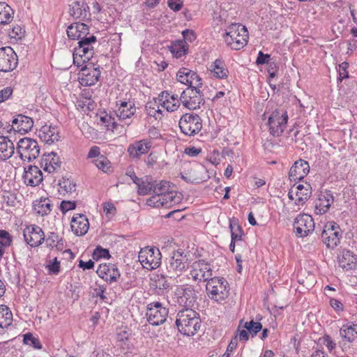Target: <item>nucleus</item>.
Listing matches in <instances>:
<instances>
[{
    "mask_svg": "<svg viewBox=\"0 0 357 357\" xmlns=\"http://www.w3.org/2000/svg\"><path fill=\"white\" fill-rule=\"evenodd\" d=\"M176 79L180 83L188 86V88L202 86V78L196 72L186 68H181L176 73Z\"/></svg>",
    "mask_w": 357,
    "mask_h": 357,
    "instance_id": "17",
    "label": "nucleus"
},
{
    "mask_svg": "<svg viewBox=\"0 0 357 357\" xmlns=\"http://www.w3.org/2000/svg\"><path fill=\"white\" fill-rule=\"evenodd\" d=\"M356 261V257L349 250H343L342 255L339 259L340 266L346 270L352 269L355 266Z\"/></svg>",
    "mask_w": 357,
    "mask_h": 357,
    "instance_id": "39",
    "label": "nucleus"
},
{
    "mask_svg": "<svg viewBox=\"0 0 357 357\" xmlns=\"http://www.w3.org/2000/svg\"><path fill=\"white\" fill-rule=\"evenodd\" d=\"M206 291L210 299L221 303L229 296V283L225 278L213 277L206 282Z\"/></svg>",
    "mask_w": 357,
    "mask_h": 357,
    "instance_id": "3",
    "label": "nucleus"
},
{
    "mask_svg": "<svg viewBox=\"0 0 357 357\" xmlns=\"http://www.w3.org/2000/svg\"><path fill=\"white\" fill-rule=\"evenodd\" d=\"M51 201L48 198H40L34 201L33 208L36 213L45 216L52 211Z\"/></svg>",
    "mask_w": 357,
    "mask_h": 357,
    "instance_id": "37",
    "label": "nucleus"
},
{
    "mask_svg": "<svg viewBox=\"0 0 357 357\" xmlns=\"http://www.w3.org/2000/svg\"><path fill=\"white\" fill-rule=\"evenodd\" d=\"M191 275L194 280L206 281L212 278L213 271L211 265L205 262L204 260H199L192 264Z\"/></svg>",
    "mask_w": 357,
    "mask_h": 357,
    "instance_id": "18",
    "label": "nucleus"
},
{
    "mask_svg": "<svg viewBox=\"0 0 357 357\" xmlns=\"http://www.w3.org/2000/svg\"><path fill=\"white\" fill-rule=\"evenodd\" d=\"M24 237L27 244L31 247H36L44 241L45 234L39 226L33 225L24 229Z\"/></svg>",
    "mask_w": 357,
    "mask_h": 357,
    "instance_id": "20",
    "label": "nucleus"
},
{
    "mask_svg": "<svg viewBox=\"0 0 357 357\" xmlns=\"http://www.w3.org/2000/svg\"><path fill=\"white\" fill-rule=\"evenodd\" d=\"M99 66L94 67L92 63L85 65L81 68L79 73V83L84 86L94 85L100 77Z\"/></svg>",
    "mask_w": 357,
    "mask_h": 357,
    "instance_id": "16",
    "label": "nucleus"
},
{
    "mask_svg": "<svg viewBox=\"0 0 357 357\" xmlns=\"http://www.w3.org/2000/svg\"><path fill=\"white\" fill-rule=\"evenodd\" d=\"M349 10L353 22L357 24V0H352L349 3Z\"/></svg>",
    "mask_w": 357,
    "mask_h": 357,
    "instance_id": "62",
    "label": "nucleus"
},
{
    "mask_svg": "<svg viewBox=\"0 0 357 357\" xmlns=\"http://www.w3.org/2000/svg\"><path fill=\"white\" fill-rule=\"evenodd\" d=\"M319 340L321 344H324L330 351L336 347V344L328 335H324L321 338H319Z\"/></svg>",
    "mask_w": 357,
    "mask_h": 357,
    "instance_id": "53",
    "label": "nucleus"
},
{
    "mask_svg": "<svg viewBox=\"0 0 357 357\" xmlns=\"http://www.w3.org/2000/svg\"><path fill=\"white\" fill-rule=\"evenodd\" d=\"M229 229L231 230V238L234 241H239L242 240L244 231L241 227L238 224L237 220L229 221Z\"/></svg>",
    "mask_w": 357,
    "mask_h": 357,
    "instance_id": "44",
    "label": "nucleus"
},
{
    "mask_svg": "<svg viewBox=\"0 0 357 357\" xmlns=\"http://www.w3.org/2000/svg\"><path fill=\"white\" fill-rule=\"evenodd\" d=\"M76 207V203L75 202L66 201L61 202L60 205V209L63 213H66L68 211L73 210Z\"/></svg>",
    "mask_w": 357,
    "mask_h": 357,
    "instance_id": "58",
    "label": "nucleus"
},
{
    "mask_svg": "<svg viewBox=\"0 0 357 357\" xmlns=\"http://www.w3.org/2000/svg\"><path fill=\"white\" fill-rule=\"evenodd\" d=\"M170 183L166 181H160L158 183L154 181L153 183L152 191L154 195H160V194L166 193L169 191Z\"/></svg>",
    "mask_w": 357,
    "mask_h": 357,
    "instance_id": "46",
    "label": "nucleus"
},
{
    "mask_svg": "<svg viewBox=\"0 0 357 357\" xmlns=\"http://www.w3.org/2000/svg\"><path fill=\"white\" fill-rule=\"evenodd\" d=\"M14 153L13 142L8 137L0 135V160L4 161L9 159Z\"/></svg>",
    "mask_w": 357,
    "mask_h": 357,
    "instance_id": "33",
    "label": "nucleus"
},
{
    "mask_svg": "<svg viewBox=\"0 0 357 357\" xmlns=\"http://www.w3.org/2000/svg\"><path fill=\"white\" fill-rule=\"evenodd\" d=\"M130 333L129 330L126 328H121L118 330L116 333V338L119 342H125L129 339Z\"/></svg>",
    "mask_w": 357,
    "mask_h": 357,
    "instance_id": "55",
    "label": "nucleus"
},
{
    "mask_svg": "<svg viewBox=\"0 0 357 357\" xmlns=\"http://www.w3.org/2000/svg\"><path fill=\"white\" fill-rule=\"evenodd\" d=\"M242 327L245 328L254 337L262 329V324L259 321H255L252 319L250 321L245 322Z\"/></svg>",
    "mask_w": 357,
    "mask_h": 357,
    "instance_id": "47",
    "label": "nucleus"
},
{
    "mask_svg": "<svg viewBox=\"0 0 357 357\" xmlns=\"http://www.w3.org/2000/svg\"><path fill=\"white\" fill-rule=\"evenodd\" d=\"M188 265L187 255L179 250L173 252L166 264L169 273H181L188 268Z\"/></svg>",
    "mask_w": 357,
    "mask_h": 357,
    "instance_id": "15",
    "label": "nucleus"
},
{
    "mask_svg": "<svg viewBox=\"0 0 357 357\" xmlns=\"http://www.w3.org/2000/svg\"><path fill=\"white\" fill-rule=\"evenodd\" d=\"M209 70L213 74V76L218 79H225L228 77L229 71L226 68L224 61L221 59H216L210 66Z\"/></svg>",
    "mask_w": 357,
    "mask_h": 357,
    "instance_id": "36",
    "label": "nucleus"
},
{
    "mask_svg": "<svg viewBox=\"0 0 357 357\" xmlns=\"http://www.w3.org/2000/svg\"><path fill=\"white\" fill-rule=\"evenodd\" d=\"M96 273L99 277L109 283L116 282L121 275L117 267L112 264L99 265Z\"/></svg>",
    "mask_w": 357,
    "mask_h": 357,
    "instance_id": "24",
    "label": "nucleus"
},
{
    "mask_svg": "<svg viewBox=\"0 0 357 357\" xmlns=\"http://www.w3.org/2000/svg\"><path fill=\"white\" fill-rule=\"evenodd\" d=\"M18 64V57L10 47L0 48V71L8 73L13 71Z\"/></svg>",
    "mask_w": 357,
    "mask_h": 357,
    "instance_id": "12",
    "label": "nucleus"
},
{
    "mask_svg": "<svg viewBox=\"0 0 357 357\" xmlns=\"http://www.w3.org/2000/svg\"><path fill=\"white\" fill-rule=\"evenodd\" d=\"M47 268L50 273L57 275L60 271V261L55 257L52 261H50V264L47 265Z\"/></svg>",
    "mask_w": 357,
    "mask_h": 357,
    "instance_id": "54",
    "label": "nucleus"
},
{
    "mask_svg": "<svg viewBox=\"0 0 357 357\" xmlns=\"http://www.w3.org/2000/svg\"><path fill=\"white\" fill-rule=\"evenodd\" d=\"M294 229L296 236H307L314 230V220L308 214H299L294 222Z\"/></svg>",
    "mask_w": 357,
    "mask_h": 357,
    "instance_id": "13",
    "label": "nucleus"
},
{
    "mask_svg": "<svg viewBox=\"0 0 357 357\" xmlns=\"http://www.w3.org/2000/svg\"><path fill=\"white\" fill-rule=\"evenodd\" d=\"M178 294V303L180 305L191 308L194 307L197 301V294L195 289L192 286L183 285L176 289Z\"/></svg>",
    "mask_w": 357,
    "mask_h": 357,
    "instance_id": "19",
    "label": "nucleus"
},
{
    "mask_svg": "<svg viewBox=\"0 0 357 357\" xmlns=\"http://www.w3.org/2000/svg\"><path fill=\"white\" fill-rule=\"evenodd\" d=\"M116 107L118 108L115 110V114L121 121L130 119L136 112L135 103L130 100L116 101Z\"/></svg>",
    "mask_w": 357,
    "mask_h": 357,
    "instance_id": "25",
    "label": "nucleus"
},
{
    "mask_svg": "<svg viewBox=\"0 0 357 357\" xmlns=\"http://www.w3.org/2000/svg\"><path fill=\"white\" fill-rule=\"evenodd\" d=\"M200 88H187L181 93L180 100L185 107L194 110L199 109L201 105L204 104L205 100Z\"/></svg>",
    "mask_w": 357,
    "mask_h": 357,
    "instance_id": "8",
    "label": "nucleus"
},
{
    "mask_svg": "<svg viewBox=\"0 0 357 357\" xmlns=\"http://www.w3.org/2000/svg\"><path fill=\"white\" fill-rule=\"evenodd\" d=\"M152 144L149 139H142L130 144L128 147V153L132 159H139L142 155L149 152Z\"/></svg>",
    "mask_w": 357,
    "mask_h": 357,
    "instance_id": "22",
    "label": "nucleus"
},
{
    "mask_svg": "<svg viewBox=\"0 0 357 357\" xmlns=\"http://www.w3.org/2000/svg\"><path fill=\"white\" fill-rule=\"evenodd\" d=\"M59 185L61 189L66 192H72L76 190V184L70 178H62V179L59 181Z\"/></svg>",
    "mask_w": 357,
    "mask_h": 357,
    "instance_id": "49",
    "label": "nucleus"
},
{
    "mask_svg": "<svg viewBox=\"0 0 357 357\" xmlns=\"http://www.w3.org/2000/svg\"><path fill=\"white\" fill-rule=\"evenodd\" d=\"M12 237L8 231L6 230H0V243L3 247H8L11 244Z\"/></svg>",
    "mask_w": 357,
    "mask_h": 357,
    "instance_id": "52",
    "label": "nucleus"
},
{
    "mask_svg": "<svg viewBox=\"0 0 357 357\" xmlns=\"http://www.w3.org/2000/svg\"><path fill=\"white\" fill-rule=\"evenodd\" d=\"M158 100L161 107L165 109L167 112L176 111L181 102L177 94L171 95L167 91L162 92L158 97Z\"/></svg>",
    "mask_w": 357,
    "mask_h": 357,
    "instance_id": "27",
    "label": "nucleus"
},
{
    "mask_svg": "<svg viewBox=\"0 0 357 357\" xmlns=\"http://www.w3.org/2000/svg\"><path fill=\"white\" fill-rule=\"evenodd\" d=\"M188 49V45L185 41L178 40L172 44L170 51L175 57L181 58L186 54Z\"/></svg>",
    "mask_w": 357,
    "mask_h": 357,
    "instance_id": "43",
    "label": "nucleus"
},
{
    "mask_svg": "<svg viewBox=\"0 0 357 357\" xmlns=\"http://www.w3.org/2000/svg\"><path fill=\"white\" fill-rule=\"evenodd\" d=\"M13 321V314L9 308L4 305H0V328L9 326Z\"/></svg>",
    "mask_w": 357,
    "mask_h": 357,
    "instance_id": "42",
    "label": "nucleus"
},
{
    "mask_svg": "<svg viewBox=\"0 0 357 357\" xmlns=\"http://www.w3.org/2000/svg\"><path fill=\"white\" fill-rule=\"evenodd\" d=\"M13 89L10 86L3 88L0 91V103L8 100L13 95Z\"/></svg>",
    "mask_w": 357,
    "mask_h": 357,
    "instance_id": "56",
    "label": "nucleus"
},
{
    "mask_svg": "<svg viewBox=\"0 0 357 357\" xmlns=\"http://www.w3.org/2000/svg\"><path fill=\"white\" fill-rule=\"evenodd\" d=\"M167 3L169 7L175 11L181 10L183 5L181 0H168Z\"/></svg>",
    "mask_w": 357,
    "mask_h": 357,
    "instance_id": "64",
    "label": "nucleus"
},
{
    "mask_svg": "<svg viewBox=\"0 0 357 357\" xmlns=\"http://www.w3.org/2000/svg\"><path fill=\"white\" fill-rule=\"evenodd\" d=\"M68 37L71 40H83L89 38V27L86 24L81 22H75L68 26Z\"/></svg>",
    "mask_w": 357,
    "mask_h": 357,
    "instance_id": "23",
    "label": "nucleus"
},
{
    "mask_svg": "<svg viewBox=\"0 0 357 357\" xmlns=\"http://www.w3.org/2000/svg\"><path fill=\"white\" fill-rule=\"evenodd\" d=\"M287 112L284 109L274 110L268 120L269 132L273 137H279L284 132L288 121Z\"/></svg>",
    "mask_w": 357,
    "mask_h": 357,
    "instance_id": "6",
    "label": "nucleus"
},
{
    "mask_svg": "<svg viewBox=\"0 0 357 357\" xmlns=\"http://www.w3.org/2000/svg\"><path fill=\"white\" fill-rule=\"evenodd\" d=\"M136 185L138 188V193L141 195L149 194L152 191L153 189V182H146L144 181L142 178Z\"/></svg>",
    "mask_w": 357,
    "mask_h": 357,
    "instance_id": "51",
    "label": "nucleus"
},
{
    "mask_svg": "<svg viewBox=\"0 0 357 357\" xmlns=\"http://www.w3.org/2000/svg\"><path fill=\"white\" fill-rule=\"evenodd\" d=\"M109 257V250L107 249L98 247L93 253V259H98L99 258H107Z\"/></svg>",
    "mask_w": 357,
    "mask_h": 357,
    "instance_id": "57",
    "label": "nucleus"
},
{
    "mask_svg": "<svg viewBox=\"0 0 357 357\" xmlns=\"http://www.w3.org/2000/svg\"><path fill=\"white\" fill-rule=\"evenodd\" d=\"M181 131L186 136H194L202 128V121L198 114L187 113L183 114L179 121Z\"/></svg>",
    "mask_w": 357,
    "mask_h": 357,
    "instance_id": "7",
    "label": "nucleus"
},
{
    "mask_svg": "<svg viewBox=\"0 0 357 357\" xmlns=\"http://www.w3.org/2000/svg\"><path fill=\"white\" fill-rule=\"evenodd\" d=\"M61 167V161L56 153L52 151L47 155H43L41 167L45 172L53 173L59 170Z\"/></svg>",
    "mask_w": 357,
    "mask_h": 357,
    "instance_id": "26",
    "label": "nucleus"
},
{
    "mask_svg": "<svg viewBox=\"0 0 357 357\" xmlns=\"http://www.w3.org/2000/svg\"><path fill=\"white\" fill-rule=\"evenodd\" d=\"M341 337L348 342H352L357 338V324H347L340 330Z\"/></svg>",
    "mask_w": 357,
    "mask_h": 357,
    "instance_id": "38",
    "label": "nucleus"
},
{
    "mask_svg": "<svg viewBox=\"0 0 357 357\" xmlns=\"http://www.w3.org/2000/svg\"><path fill=\"white\" fill-rule=\"evenodd\" d=\"M24 169L23 178L27 185L35 187L43 181V173L37 166L30 165Z\"/></svg>",
    "mask_w": 357,
    "mask_h": 357,
    "instance_id": "29",
    "label": "nucleus"
},
{
    "mask_svg": "<svg viewBox=\"0 0 357 357\" xmlns=\"http://www.w3.org/2000/svg\"><path fill=\"white\" fill-rule=\"evenodd\" d=\"M23 342L25 344L31 346L32 347L36 349H41L43 346L40 343V340L33 337V334L31 333H27L23 335Z\"/></svg>",
    "mask_w": 357,
    "mask_h": 357,
    "instance_id": "48",
    "label": "nucleus"
},
{
    "mask_svg": "<svg viewBox=\"0 0 357 357\" xmlns=\"http://www.w3.org/2000/svg\"><path fill=\"white\" fill-rule=\"evenodd\" d=\"M14 12L5 2H0V25L10 23L13 19Z\"/></svg>",
    "mask_w": 357,
    "mask_h": 357,
    "instance_id": "41",
    "label": "nucleus"
},
{
    "mask_svg": "<svg viewBox=\"0 0 357 357\" xmlns=\"http://www.w3.org/2000/svg\"><path fill=\"white\" fill-rule=\"evenodd\" d=\"M333 201L334 198L332 192L331 191H326L319 196L316 202V209L319 210V213H325L329 209Z\"/></svg>",
    "mask_w": 357,
    "mask_h": 357,
    "instance_id": "35",
    "label": "nucleus"
},
{
    "mask_svg": "<svg viewBox=\"0 0 357 357\" xmlns=\"http://www.w3.org/2000/svg\"><path fill=\"white\" fill-rule=\"evenodd\" d=\"M60 236L54 232H51L46 239L47 246L49 248H54L56 243L59 240Z\"/></svg>",
    "mask_w": 357,
    "mask_h": 357,
    "instance_id": "59",
    "label": "nucleus"
},
{
    "mask_svg": "<svg viewBox=\"0 0 357 357\" xmlns=\"http://www.w3.org/2000/svg\"><path fill=\"white\" fill-rule=\"evenodd\" d=\"M342 234L340 226L336 222H329L325 225L321 237L327 248H334L340 243Z\"/></svg>",
    "mask_w": 357,
    "mask_h": 357,
    "instance_id": "9",
    "label": "nucleus"
},
{
    "mask_svg": "<svg viewBox=\"0 0 357 357\" xmlns=\"http://www.w3.org/2000/svg\"><path fill=\"white\" fill-rule=\"evenodd\" d=\"M16 149L20 158L24 161L31 162L36 159L40 153L38 142L29 137L20 139Z\"/></svg>",
    "mask_w": 357,
    "mask_h": 357,
    "instance_id": "5",
    "label": "nucleus"
},
{
    "mask_svg": "<svg viewBox=\"0 0 357 357\" xmlns=\"http://www.w3.org/2000/svg\"><path fill=\"white\" fill-rule=\"evenodd\" d=\"M168 313V310L160 302H153L147 305L146 316L150 324L158 326L166 321Z\"/></svg>",
    "mask_w": 357,
    "mask_h": 357,
    "instance_id": "11",
    "label": "nucleus"
},
{
    "mask_svg": "<svg viewBox=\"0 0 357 357\" xmlns=\"http://www.w3.org/2000/svg\"><path fill=\"white\" fill-rule=\"evenodd\" d=\"M138 258L142 266L149 270L155 269L161 264V253L158 248H144L140 250Z\"/></svg>",
    "mask_w": 357,
    "mask_h": 357,
    "instance_id": "10",
    "label": "nucleus"
},
{
    "mask_svg": "<svg viewBox=\"0 0 357 357\" xmlns=\"http://www.w3.org/2000/svg\"><path fill=\"white\" fill-rule=\"evenodd\" d=\"M160 107L161 105L158 98L153 99V100L148 102L146 105V109L148 115L158 119L157 114H162Z\"/></svg>",
    "mask_w": 357,
    "mask_h": 357,
    "instance_id": "45",
    "label": "nucleus"
},
{
    "mask_svg": "<svg viewBox=\"0 0 357 357\" xmlns=\"http://www.w3.org/2000/svg\"><path fill=\"white\" fill-rule=\"evenodd\" d=\"M93 163L103 172H107L109 168V161L105 155L99 156L93 160Z\"/></svg>",
    "mask_w": 357,
    "mask_h": 357,
    "instance_id": "50",
    "label": "nucleus"
},
{
    "mask_svg": "<svg viewBox=\"0 0 357 357\" xmlns=\"http://www.w3.org/2000/svg\"><path fill=\"white\" fill-rule=\"evenodd\" d=\"M271 59V55L268 54H264L261 51H259L258 54V56L256 60V63L257 65H262V64H268L271 62H269V60Z\"/></svg>",
    "mask_w": 357,
    "mask_h": 357,
    "instance_id": "60",
    "label": "nucleus"
},
{
    "mask_svg": "<svg viewBox=\"0 0 357 357\" xmlns=\"http://www.w3.org/2000/svg\"><path fill=\"white\" fill-rule=\"evenodd\" d=\"M96 42V37L93 35H89V38L78 42V47H75L74 51V59L79 56L83 63L89 61L94 53L93 44Z\"/></svg>",
    "mask_w": 357,
    "mask_h": 357,
    "instance_id": "14",
    "label": "nucleus"
},
{
    "mask_svg": "<svg viewBox=\"0 0 357 357\" xmlns=\"http://www.w3.org/2000/svg\"><path fill=\"white\" fill-rule=\"evenodd\" d=\"M182 200V195L181 193L169 190L166 193L160 194V195H153L146 200L148 206L159 208H171L179 204Z\"/></svg>",
    "mask_w": 357,
    "mask_h": 357,
    "instance_id": "4",
    "label": "nucleus"
},
{
    "mask_svg": "<svg viewBox=\"0 0 357 357\" xmlns=\"http://www.w3.org/2000/svg\"><path fill=\"white\" fill-rule=\"evenodd\" d=\"M175 323L178 331L187 336L195 335L202 326L199 314L189 307L178 311Z\"/></svg>",
    "mask_w": 357,
    "mask_h": 357,
    "instance_id": "1",
    "label": "nucleus"
},
{
    "mask_svg": "<svg viewBox=\"0 0 357 357\" xmlns=\"http://www.w3.org/2000/svg\"><path fill=\"white\" fill-rule=\"evenodd\" d=\"M13 126H16L17 131L25 134L30 131L33 126V119L23 114H18L12 121Z\"/></svg>",
    "mask_w": 357,
    "mask_h": 357,
    "instance_id": "32",
    "label": "nucleus"
},
{
    "mask_svg": "<svg viewBox=\"0 0 357 357\" xmlns=\"http://www.w3.org/2000/svg\"><path fill=\"white\" fill-rule=\"evenodd\" d=\"M89 227V222L83 214H75L71 221V229L76 236H83L87 233Z\"/></svg>",
    "mask_w": 357,
    "mask_h": 357,
    "instance_id": "28",
    "label": "nucleus"
},
{
    "mask_svg": "<svg viewBox=\"0 0 357 357\" xmlns=\"http://www.w3.org/2000/svg\"><path fill=\"white\" fill-rule=\"evenodd\" d=\"M349 64L347 62H343L339 66V77L338 79L340 81H342L344 78L349 77L348 72L347 71V68H348Z\"/></svg>",
    "mask_w": 357,
    "mask_h": 357,
    "instance_id": "61",
    "label": "nucleus"
},
{
    "mask_svg": "<svg viewBox=\"0 0 357 357\" xmlns=\"http://www.w3.org/2000/svg\"><path fill=\"white\" fill-rule=\"evenodd\" d=\"M310 172V165L304 160H296L289 172V177L291 181H301Z\"/></svg>",
    "mask_w": 357,
    "mask_h": 357,
    "instance_id": "21",
    "label": "nucleus"
},
{
    "mask_svg": "<svg viewBox=\"0 0 357 357\" xmlns=\"http://www.w3.org/2000/svg\"><path fill=\"white\" fill-rule=\"evenodd\" d=\"M248 38L247 28L241 24H231L224 34V39L227 46L235 50L243 48L247 44Z\"/></svg>",
    "mask_w": 357,
    "mask_h": 357,
    "instance_id": "2",
    "label": "nucleus"
},
{
    "mask_svg": "<svg viewBox=\"0 0 357 357\" xmlns=\"http://www.w3.org/2000/svg\"><path fill=\"white\" fill-rule=\"evenodd\" d=\"M39 137L40 139L48 144L60 139V135L56 127L45 125L39 130Z\"/></svg>",
    "mask_w": 357,
    "mask_h": 357,
    "instance_id": "31",
    "label": "nucleus"
},
{
    "mask_svg": "<svg viewBox=\"0 0 357 357\" xmlns=\"http://www.w3.org/2000/svg\"><path fill=\"white\" fill-rule=\"evenodd\" d=\"M182 34H183V36L184 38L183 41H185L186 43H187V41L191 43V42L194 41L196 38V36H195L194 31L192 30H190V29L184 30L182 32Z\"/></svg>",
    "mask_w": 357,
    "mask_h": 357,
    "instance_id": "63",
    "label": "nucleus"
},
{
    "mask_svg": "<svg viewBox=\"0 0 357 357\" xmlns=\"http://www.w3.org/2000/svg\"><path fill=\"white\" fill-rule=\"evenodd\" d=\"M151 287L158 295H162L167 291L170 287L167 278L163 275H154L151 278Z\"/></svg>",
    "mask_w": 357,
    "mask_h": 357,
    "instance_id": "34",
    "label": "nucleus"
},
{
    "mask_svg": "<svg viewBox=\"0 0 357 357\" xmlns=\"http://www.w3.org/2000/svg\"><path fill=\"white\" fill-rule=\"evenodd\" d=\"M296 189V195L297 199L295 203L297 205L303 204L311 196V188L309 184H306V185L298 184Z\"/></svg>",
    "mask_w": 357,
    "mask_h": 357,
    "instance_id": "40",
    "label": "nucleus"
},
{
    "mask_svg": "<svg viewBox=\"0 0 357 357\" xmlns=\"http://www.w3.org/2000/svg\"><path fill=\"white\" fill-rule=\"evenodd\" d=\"M70 15L76 19H88L90 17L89 7L83 1H73L70 4Z\"/></svg>",
    "mask_w": 357,
    "mask_h": 357,
    "instance_id": "30",
    "label": "nucleus"
}]
</instances>
